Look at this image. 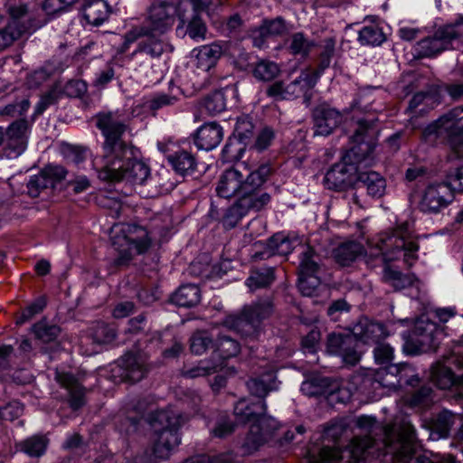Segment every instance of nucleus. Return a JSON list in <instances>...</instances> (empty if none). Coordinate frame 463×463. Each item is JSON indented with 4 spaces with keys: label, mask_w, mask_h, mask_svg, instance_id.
<instances>
[{
    "label": "nucleus",
    "mask_w": 463,
    "mask_h": 463,
    "mask_svg": "<svg viewBox=\"0 0 463 463\" xmlns=\"http://www.w3.org/2000/svg\"><path fill=\"white\" fill-rule=\"evenodd\" d=\"M222 367V361L203 360L194 367L182 370V374L188 378L203 377L217 373Z\"/></svg>",
    "instance_id": "obj_42"
},
{
    "label": "nucleus",
    "mask_w": 463,
    "mask_h": 463,
    "mask_svg": "<svg viewBox=\"0 0 463 463\" xmlns=\"http://www.w3.org/2000/svg\"><path fill=\"white\" fill-rule=\"evenodd\" d=\"M192 54L194 57L196 68L203 71H208L216 65L218 60L221 58L222 48L219 43H213L194 48Z\"/></svg>",
    "instance_id": "obj_28"
},
{
    "label": "nucleus",
    "mask_w": 463,
    "mask_h": 463,
    "mask_svg": "<svg viewBox=\"0 0 463 463\" xmlns=\"http://www.w3.org/2000/svg\"><path fill=\"white\" fill-rule=\"evenodd\" d=\"M266 409L264 401L250 403L240 401L234 407V414L239 420L250 424V430L243 443L247 452L256 450L279 428V422L266 415Z\"/></svg>",
    "instance_id": "obj_5"
},
{
    "label": "nucleus",
    "mask_w": 463,
    "mask_h": 463,
    "mask_svg": "<svg viewBox=\"0 0 463 463\" xmlns=\"http://www.w3.org/2000/svg\"><path fill=\"white\" fill-rule=\"evenodd\" d=\"M376 363L380 364H386L392 359L393 349L390 345L379 344L373 351Z\"/></svg>",
    "instance_id": "obj_63"
},
{
    "label": "nucleus",
    "mask_w": 463,
    "mask_h": 463,
    "mask_svg": "<svg viewBox=\"0 0 463 463\" xmlns=\"http://www.w3.org/2000/svg\"><path fill=\"white\" fill-rule=\"evenodd\" d=\"M279 73L277 63L269 61H261L254 68L253 74L260 80L269 81Z\"/></svg>",
    "instance_id": "obj_50"
},
{
    "label": "nucleus",
    "mask_w": 463,
    "mask_h": 463,
    "mask_svg": "<svg viewBox=\"0 0 463 463\" xmlns=\"http://www.w3.org/2000/svg\"><path fill=\"white\" fill-rule=\"evenodd\" d=\"M365 252L364 245L356 241H346L333 250L335 260L341 266H349Z\"/></svg>",
    "instance_id": "obj_30"
},
{
    "label": "nucleus",
    "mask_w": 463,
    "mask_h": 463,
    "mask_svg": "<svg viewBox=\"0 0 463 463\" xmlns=\"http://www.w3.org/2000/svg\"><path fill=\"white\" fill-rule=\"evenodd\" d=\"M356 426L368 431L374 432L379 429L373 417L362 415L356 419ZM383 455L390 457L393 463H456L451 455L432 456L419 455L412 458L415 449V430L407 417L396 418L392 425L380 428Z\"/></svg>",
    "instance_id": "obj_2"
},
{
    "label": "nucleus",
    "mask_w": 463,
    "mask_h": 463,
    "mask_svg": "<svg viewBox=\"0 0 463 463\" xmlns=\"http://www.w3.org/2000/svg\"><path fill=\"white\" fill-rule=\"evenodd\" d=\"M33 330L35 336L44 343H50L55 340L61 333L60 326L49 324L46 320H41L34 324Z\"/></svg>",
    "instance_id": "obj_47"
},
{
    "label": "nucleus",
    "mask_w": 463,
    "mask_h": 463,
    "mask_svg": "<svg viewBox=\"0 0 463 463\" xmlns=\"http://www.w3.org/2000/svg\"><path fill=\"white\" fill-rule=\"evenodd\" d=\"M337 386V381L314 376L303 382L300 390L307 396L332 395Z\"/></svg>",
    "instance_id": "obj_31"
},
{
    "label": "nucleus",
    "mask_w": 463,
    "mask_h": 463,
    "mask_svg": "<svg viewBox=\"0 0 463 463\" xmlns=\"http://www.w3.org/2000/svg\"><path fill=\"white\" fill-rule=\"evenodd\" d=\"M109 9L104 0H89L83 7V16L92 25L101 24L109 16Z\"/></svg>",
    "instance_id": "obj_34"
},
{
    "label": "nucleus",
    "mask_w": 463,
    "mask_h": 463,
    "mask_svg": "<svg viewBox=\"0 0 463 463\" xmlns=\"http://www.w3.org/2000/svg\"><path fill=\"white\" fill-rule=\"evenodd\" d=\"M298 245H300L298 238L277 233L270 238L265 250L256 252L255 256L260 259H266L272 255L287 256Z\"/></svg>",
    "instance_id": "obj_24"
},
{
    "label": "nucleus",
    "mask_w": 463,
    "mask_h": 463,
    "mask_svg": "<svg viewBox=\"0 0 463 463\" xmlns=\"http://www.w3.org/2000/svg\"><path fill=\"white\" fill-rule=\"evenodd\" d=\"M223 138L222 128L216 123H207L198 128L194 143L199 149L212 150L219 146Z\"/></svg>",
    "instance_id": "obj_27"
},
{
    "label": "nucleus",
    "mask_w": 463,
    "mask_h": 463,
    "mask_svg": "<svg viewBox=\"0 0 463 463\" xmlns=\"http://www.w3.org/2000/svg\"><path fill=\"white\" fill-rule=\"evenodd\" d=\"M275 134L269 128H264L257 136L253 148L257 151L267 149L274 139Z\"/></svg>",
    "instance_id": "obj_62"
},
{
    "label": "nucleus",
    "mask_w": 463,
    "mask_h": 463,
    "mask_svg": "<svg viewBox=\"0 0 463 463\" xmlns=\"http://www.w3.org/2000/svg\"><path fill=\"white\" fill-rule=\"evenodd\" d=\"M375 441L371 436L364 438L356 437L344 449L337 448L324 447L321 449L317 458H311L309 463H338L346 460L347 463H359L365 460L371 454V449Z\"/></svg>",
    "instance_id": "obj_13"
},
{
    "label": "nucleus",
    "mask_w": 463,
    "mask_h": 463,
    "mask_svg": "<svg viewBox=\"0 0 463 463\" xmlns=\"http://www.w3.org/2000/svg\"><path fill=\"white\" fill-rule=\"evenodd\" d=\"M452 423V415L447 411L442 412L435 419L432 429L439 438H445L449 435Z\"/></svg>",
    "instance_id": "obj_55"
},
{
    "label": "nucleus",
    "mask_w": 463,
    "mask_h": 463,
    "mask_svg": "<svg viewBox=\"0 0 463 463\" xmlns=\"http://www.w3.org/2000/svg\"><path fill=\"white\" fill-rule=\"evenodd\" d=\"M90 335L94 343L107 345L115 340L117 328L113 324L97 322L91 328Z\"/></svg>",
    "instance_id": "obj_43"
},
{
    "label": "nucleus",
    "mask_w": 463,
    "mask_h": 463,
    "mask_svg": "<svg viewBox=\"0 0 463 463\" xmlns=\"http://www.w3.org/2000/svg\"><path fill=\"white\" fill-rule=\"evenodd\" d=\"M431 381L440 389H449L457 383L451 369L442 363H437L431 368Z\"/></svg>",
    "instance_id": "obj_38"
},
{
    "label": "nucleus",
    "mask_w": 463,
    "mask_h": 463,
    "mask_svg": "<svg viewBox=\"0 0 463 463\" xmlns=\"http://www.w3.org/2000/svg\"><path fill=\"white\" fill-rule=\"evenodd\" d=\"M269 164H262L252 170L242 162L225 170L216 184V194L225 199L238 197L231 209L239 217L244 216L249 211H260L270 201L267 193H259L260 188L271 174Z\"/></svg>",
    "instance_id": "obj_1"
},
{
    "label": "nucleus",
    "mask_w": 463,
    "mask_h": 463,
    "mask_svg": "<svg viewBox=\"0 0 463 463\" xmlns=\"http://www.w3.org/2000/svg\"><path fill=\"white\" fill-rule=\"evenodd\" d=\"M353 336L366 345L378 344L384 339L388 333L383 324L368 319L361 318L352 329Z\"/></svg>",
    "instance_id": "obj_23"
},
{
    "label": "nucleus",
    "mask_w": 463,
    "mask_h": 463,
    "mask_svg": "<svg viewBox=\"0 0 463 463\" xmlns=\"http://www.w3.org/2000/svg\"><path fill=\"white\" fill-rule=\"evenodd\" d=\"M320 340V332L319 330L314 328L311 329L308 334L304 336L302 339V347L305 351L309 353H315L317 350V346Z\"/></svg>",
    "instance_id": "obj_64"
},
{
    "label": "nucleus",
    "mask_w": 463,
    "mask_h": 463,
    "mask_svg": "<svg viewBox=\"0 0 463 463\" xmlns=\"http://www.w3.org/2000/svg\"><path fill=\"white\" fill-rule=\"evenodd\" d=\"M226 108L225 97L222 91L217 90L207 97L203 100L201 105V109L205 110V112L213 116L221 113Z\"/></svg>",
    "instance_id": "obj_46"
},
{
    "label": "nucleus",
    "mask_w": 463,
    "mask_h": 463,
    "mask_svg": "<svg viewBox=\"0 0 463 463\" xmlns=\"http://www.w3.org/2000/svg\"><path fill=\"white\" fill-rule=\"evenodd\" d=\"M383 279L395 289H402L413 285L416 279L413 275H404L386 266L383 269Z\"/></svg>",
    "instance_id": "obj_45"
},
{
    "label": "nucleus",
    "mask_w": 463,
    "mask_h": 463,
    "mask_svg": "<svg viewBox=\"0 0 463 463\" xmlns=\"http://www.w3.org/2000/svg\"><path fill=\"white\" fill-rule=\"evenodd\" d=\"M318 268L314 250L307 248L302 252L299 264L298 288L302 295L311 296L320 285V279L317 275Z\"/></svg>",
    "instance_id": "obj_18"
},
{
    "label": "nucleus",
    "mask_w": 463,
    "mask_h": 463,
    "mask_svg": "<svg viewBox=\"0 0 463 463\" xmlns=\"http://www.w3.org/2000/svg\"><path fill=\"white\" fill-rule=\"evenodd\" d=\"M200 289L194 284L181 286L175 292V305L189 307L200 301Z\"/></svg>",
    "instance_id": "obj_41"
},
{
    "label": "nucleus",
    "mask_w": 463,
    "mask_h": 463,
    "mask_svg": "<svg viewBox=\"0 0 463 463\" xmlns=\"http://www.w3.org/2000/svg\"><path fill=\"white\" fill-rule=\"evenodd\" d=\"M315 135L328 136L343 121V115L326 104L317 106L313 112Z\"/></svg>",
    "instance_id": "obj_22"
},
{
    "label": "nucleus",
    "mask_w": 463,
    "mask_h": 463,
    "mask_svg": "<svg viewBox=\"0 0 463 463\" xmlns=\"http://www.w3.org/2000/svg\"><path fill=\"white\" fill-rule=\"evenodd\" d=\"M272 312L271 301L265 299L245 307L239 316H230L226 324L241 333L245 337V344L248 345L259 337L260 321L269 317Z\"/></svg>",
    "instance_id": "obj_11"
},
{
    "label": "nucleus",
    "mask_w": 463,
    "mask_h": 463,
    "mask_svg": "<svg viewBox=\"0 0 463 463\" xmlns=\"http://www.w3.org/2000/svg\"><path fill=\"white\" fill-rule=\"evenodd\" d=\"M57 382L69 392V404L74 411L85 404V388L78 382L73 374L57 373Z\"/></svg>",
    "instance_id": "obj_26"
},
{
    "label": "nucleus",
    "mask_w": 463,
    "mask_h": 463,
    "mask_svg": "<svg viewBox=\"0 0 463 463\" xmlns=\"http://www.w3.org/2000/svg\"><path fill=\"white\" fill-rule=\"evenodd\" d=\"M129 152L118 155L115 159L103 157L102 165L98 169V176L108 183H118L128 181L134 184H142L150 175L149 167L135 157L134 146L129 147Z\"/></svg>",
    "instance_id": "obj_7"
},
{
    "label": "nucleus",
    "mask_w": 463,
    "mask_h": 463,
    "mask_svg": "<svg viewBox=\"0 0 463 463\" xmlns=\"http://www.w3.org/2000/svg\"><path fill=\"white\" fill-rule=\"evenodd\" d=\"M24 412V406L17 401H13L0 409V419L13 421L18 419Z\"/></svg>",
    "instance_id": "obj_58"
},
{
    "label": "nucleus",
    "mask_w": 463,
    "mask_h": 463,
    "mask_svg": "<svg viewBox=\"0 0 463 463\" xmlns=\"http://www.w3.org/2000/svg\"><path fill=\"white\" fill-rule=\"evenodd\" d=\"M387 372L392 375L397 376L399 378V383L404 382L408 384L413 383L412 376L414 370L409 364L400 363L391 364L390 366L387 367Z\"/></svg>",
    "instance_id": "obj_52"
},
{
    "label": "nucleus",
    "mask_w": 463,
    "mask_h": 463,
    "mask_svg": "<svg viewBox=\"0 0 463 463\" xmlns=\"http://www.w3.org/2000/svg\"><path fill=\"white\" fill-rule=\"evenodd\" d=\"M235 430V424L227 415H222L212 430V434L216 438H225L231 435Z\"/></svg>",
    "instance_id": "obj_53"
},
{
    "label": "nucleus",
    "mask_w": 463,
    "mask_h": 463,
    "mask_svg": "<svg viewBox=\"0 0 463 463\" xmlns=\"http://www.w3.org/2000/svg\"><path fill=\"white\" fill-rule=\"evenodd\" d=\"M30 102L27 99H23L21 100L14 101L6 105L0 111L2 115L10 116L13 118L23 116L29 109Z\"/></svg>",
    "instance_id": "obj_59"
},
{
    "label": "nucleus",
    "mask_w": 463,
    "mask_h": 463,
    "mask_svg": "<svg viewBox=\"0 0 463 463\" xmlns=\"http://www.w3.org/2000/svg\"><path fill=\"white\" fill-rule=\"evenodd\" d=\"M321 71L312 68L302 70L299 75L286 84L278 80L267 88L266 93L275 100H291L303 97L304 103L308 106L311 103L314 88L320 77Z\"/></svg>",
    "instance_id": "obj_9"
},
{
    "label": "nucleus",
    "mask_w": 463,
    "mask_h": 463,
    "mask_svg": "<svg viewBox=\"0 0 463 463\" xmlns=\"http://www.w3.org/2000/svg\"><path fill=\"white\" fill-rule=\"evenodd\" d=\"M67 171L61 165H50L44 167L39 175L31 177L27 184L28 194L38 197L42 191L53 188L55 184L63 180Z\"/></svg>",
    "instance_id": "obj_21"
},
{
    "label": "nucleus",
    "mask_w": 463,
    "mask_h": 463,
    "mask_svg": "<svg viewBox=\"0 0 463 463\" xmlns=\"http://www.w3.org/2000/svg\"><path fill=\"white\" fill-rule=\"evenodd\" d=\"M207 28L205 24L198 16H194L188 24L186 33L194 41L205 39Z\"/></svg>",
    "instance_id": "obj_57"
},
{
    "label": "nucleus",
    "mask_w": 463,
    "mask_h": 463,
    "mask_svg": "<svg viewBox=\"0 0 463 463\" xmlns=\"http://www.w3.org/2000/svg\"><path fill=\"white\" fill-rule=\"evenodd\" d=\"M215 335L213 332L199 330L194 332L190 338V349L193 354L201 355L215 346Z\"/></svg>",
    "instance_id": "obj_36"
},
{
    "label": "nucleus",
    "mask_w": 463,
    "mask_h": 463,
    "mask_svg": "<svg viewBox=\"0 0 463 463\" xmlns=\"http://www.w3.org/2000/svg\"><path fill=\"white\" fill-rule=\"evenodd\" d=\"M357 182L361 183L373 197H381L384 194L386 182L376 172L359 173Z\"/></svg>",
    "instance_id": "obj_35"
},
{
    "label": "nucleus",
    "mask_w": 463,
    "mask_h": 463,
    "mask_svg": "<svg viewBox=\"0 0 463 463\" xmlns=\"http://www.w3.org/2000/svg\"><path fill=\"white\" fill-rule=\"evenodd\" d=\"M196 168V160L190 152H175V184L194 179Z\"/></svg>",
    "instance_id": "obj_32"
},
{
    "label": "nucleus",
    "mask_w": 463,
    "mask_h": 463,
    "mask_svg": "<svg viewBox=\"0 0 463 463\" xmlns=\"http://www.w3.org/2000/svg\"><path fill=\"white\" fill-rule=\"evenodd\" d=\"M122 238H118L114 244H118V255L114 259L112 264L115 268L127 267L133 258V251L141 254L149 247V240L146 230L138 226H128Z\"/></svg>",
    "instance_id": "obj_14"
},
{
    "label": "nucleus",
    "mask_w": 463,
    "mask_h": 463,
    "mask_svg": "<svg viewBox=\"0 0 463 463\" xmlns=\"http://www.w3.org/2000/svg\"><path fill=\"white\" fill-rule=\"evenodd\" d=\"M377 128L373 122L358 120L351 142L354 144L343 156V161L335 164L326 174L325 183L329 189L342 190L357 182L355 164L365 160L373 148Z\"/></svg>",
    "instance_id": "obj_3"
},
{
    "label": "nucleus",
    "mask_w": 463,
    "mask_h": 463,
    "mask_svg": "<svg viewBox=\"0 0 463 463\" xmlns=\"http://www.w3.org/2000/svg\"><path fill=\"white\" fill-rule=\"evenodd\" d=\"M240 344L230 336L221 335L215 341L213 356L228 359L240 352Z\"/></svg>",
    "instance_id": "obj_44"
},
{
    "label": "nucleus",
    "mask_w": 463,
    "mask_h": 463,
    "mask_svg": "<svg viewBox=\"0 0 463 463\" xmlns=\"http://www.w3.org/2000/svg\"><path fill=\"white\" fill-rule=\"evenodd\" d=\"M26 31V26L18 20H11L0 29V50H5L18 40Z\"/></svg>",
    "instance_id": "obj_37"
},
{
    "label": "nucleus",
    "mask_w": 463,
    "mask_h": 463,
    "mask_svg": "<svg viewBox=\"0 0 463 463\" xmlns=\"http://www.w3.org/2000/svg\"><path fill=\"white\" fill-rule=\"evenodd\" d=\"M95 125L104 137L103 157L117 158L118 155H126L132 146L131 142L123 139V135L128 129V125L119 118L117 112L103 111L95 117Z\"/></svg>",
    "instance_id": "obj_8"
},
{
    "label": "nucleus",
    "mask_w": 463,
    "mask_h": 463,
    "mask_svg": "<svg viewBox=\"0 0 463 463\" xmlns=\"http://www.w3.org/2000/svg\"><path fill=\"white\" fill-rule=\"evenodd\" d=\"M274 280V272L272 268H261L252 270L246 279V286L250 291L269 286Z\"/></svg>",
    "instance_id": "obj_40"
},
{
    "label": "nucleus",
    "mask_w": 463,
    "mask_h": 463,
    "mask_svg": "<svg viewBox=\"0 0 463 463\" xmlns=\"http://www.w3.org/2000/svg\"><path fill=\"white\" fill-rule=\"evenodd\" d=\"M432 402L431 390L429 387H421L416 391L409 401L411 408L425 409Z\"/></svg>",
    "instance_id": "obj_54"
},
{
    "label": "nucleus",
    "mask_w": 463,
    "mask_h": 463,
    "mask_svg": "<svg viewBox=\"0 0 463 463\" xmlns=\"http://www.w3.org/2000/svg\"><path fill=\"white\" fill-rule=\"evenodd\" d=\"M253 125L248 118H240L235 125V133L239 140L245 144L246 140L251 137Z\"/></svg>",
    "instance_id": "obj_61"
},
{
    "label": "nucleus",
    "mask_w": 463,
    "mask_h": 463,
    "mask_svg": "<svg viewBox=\"0 0 463 463\" xmlns=\"http://www.w3.org/2000/svg\"><path fill=\"white\" fill-rule=\"evenodd\" d=\"M147 359L148 356L144 352H128L112 368L113 376L119 377L123 382H139L147 373Z\"/></svg>",
    "instance_id": "obj_15"
},
{
    "label": "nucleus",
    "mask_w": 463,
    "mask_h": 463,
    "mask_svg": "<svg viewBox=\"0 0 463 463\" xmlns=\"http://www.w3.org/2000/svg\"><path fill=\"white\" fill-rule=\"evenodd\" d=\"M48 439L43 435L32 436L16 444V449L30 457H41L48 445Z\"/></svg>",
    "instance_id": "obj_39"
},
{
    "label": "nucleus",
    "mask_w": 463,
    "mask_h": 463,
    "mask_svg": "<svg viewBox=\"0 0 463 463\" xmlns=\"http://www.w3.org/2000/svg\"><path fill=\"white\" fill-rule=\"evenodd\" d=\"M46 306L44 298H37L33 303L26 307L21 314V317L17 319V324H23L32 319L36 314L43 311Z\"/></svg>",
    "instance_id": "obj_60"
},
{
    "label": "nucleus",
    "mask_w": 463,
    "mask_h": 463,
    "mask_svg": "<svg viewBox=\"0 0 463 463\" xmlns=\"http://www.w3.org/2000/svg\"><path fill=\"white\" fill-rule=\"evenodd\" d=\"M174 411L170 406L147 412L146 421L156 434L154 454L161 459L169 458L173 445Z\"/></svg>",
    "instance_id": "obj_12"
},
{
    "label": "nucleus",
    "mask_w": 463,
    "mask_h": 463,
    "mask_svg": "<svg viewBox=\"0 0 463 463\" xmlns=\"http://www.w3.org/2000/svg\"><path fill=\"white\" fill-rule=\"evenodd\" d=\"M286 31L285 22L281 18L266 21L261 26L252 31L251 38L253 44L258 48H261L269 37L281 35Z\"/></svg>",
    "instance_id": "obj_33"
},
{
    "label": "nucleus",
    "mask_w": 463,
    "mask_h": 463,
    "mask_svg": "<svg viewBox=\"0 0 463 463\" xmlns=\"http://www.w3.org/2000/svg\"><path fill=\"white\" fill-rule=\"evenodd\" d=\"M61 90L59 86L55 85L52 87L47 92H45L35 108V115H41L43 111L57 103L59 99L61 97Z\"/></svg>",
    "instance_id": "obj_51"
},
{
    "label": "nucleus",
    "mask_w": 463,
    "mask_h": 463,
    "mask_svg": "<svg viewBox=\"0 0 463 463\" xmlns=\"http://www.w3.org/2000/svg\"><path fill=\"white\" fill-rule=\"evenodd\" d=\"M313 47L314 43L306 38L301 33H294L288 45L292 54L301 56H307Z\"/></svg>",
    "instance_id": "obj_49"
},
{
    "label": "nucleus",
    "mask_w": 463,
    "mask_h": 463,
    "mask_svg": "<svg viewBox=\"0 0 463 463\" xmlns=\"http://www.w3.org/2000/svg\"><path fill=\"white\" fill-rule=\"evenodd\" d=\"M462 113L463 108L458 107L441 116L435 122L425 128L423 131L424 138L430 140L432 137L437 138L449 134L454 128L457 120L460 118Z\"/></svg>",
    "instance_id": "obj_25"
},
{
    "label": "nucleus",
    "mask_w": 463,
    "mask_h": 463,
    "mask_svg": "<svg viewBox=\"0 0 463 463\" xmlns=\"http://www.w3.org/2000/svg\"><path fill=\"white\" fill-rule=\"evenodd\" d=\"M418 244L411 240L408 222H403L391 232H382L369 242V259L381 258L384 263L397 260L403 252L404 261L410 263L416 258Z\"/></svg>",
    "instance_id": "obj_6"
},
{
    "label": "nucleus",
    "mask_w": 463,
    "mask_h": 463,
    "mask_svg": "<svg viewBox=\"0 0 463 463\" xmlns=\"http://www.w3.org/2000/svg\"><path fill=\"white\" fill-rule=\"evenodd\" d=\"M358 41L362 45L377 46L385 41V36L377 26H364L359 31Z\"/></svg>",
    "instance_id": "obj_48"
},
{
    "label": "nucleus",
    "mask_w": 463,
    "mask_h": 463,
    "mask_svg": "<svg viewBox=\"0 0 463 463\" xmlns=\"http://www.w3.org/2000/svg\"><path fill=\"white\" fill-rule=\"evenodd\" d=\"M243 151V143L238 140L229 139L222 148V157L224 160L229 162L239 160L241 157Z\"/></svg>",
    "instance_id": "obj_56"
},
{
    "label": "nucleus",
    "mask_w": 463,
    "mask_h": 463,
    "mask_svg": "<svg viewBox=\"0 0 463 463\" xmlns=\"http://www.w3.org/2000/svg\"><path fill=\"white\" fill-rule=\"evenodd\" d=\"M463 44V19L439 26L432 36L416 43L414 51L419 57H431L448 49Z\"/></svg>",
    "instance_id": "obj_10"
},
{
    "label": "nucleus",
    "mask_w": 463,
    "mask_h": 463,
    "mask_svg": "<svg viewBox=\"0 0 463 463\" xmlns=\"http://www.w3.org/2000/svg\"><path fill=\"white\" fill-rule=\"evenodd\" d=\"M453 199L451 187L445 183L430 184L423 192L420 208L425 213H438Z\"/></svg>",
    "instance_id": "obj_19"
},
{
    "label": "nucleus",
    "mask_w": 463,
    "mask_h": 463,
    "mask_svg": "<svg viewBox=\"0 0 463 463\" xmlns=\"http://www.w3.org/2000/svg\"><path fill=\"white\" fill-rule=\"evenodd\" d=\"M174 5L170 2L160 1L155 3L149 9L148 19L141 27L134 28L125 36L124 47L137 41L139 37H146L138 43L140 52L159 56L164 52L163 43L156 39L169 30L174 22Z\"/></svg>",
    "instance_id": "obj_4"
},
{
    "label": "nucleus",
    "mask_w": 463,
    "mask_h": 463,
    "mask_svg": "<svg viewBox=\"0 0 463 463\" xmlns=\"http://www.w3.org/2000/svg\"><path fill=\"white\" fill-rule=\"evenodd\" d=\"M247 387L250 392L259 398H265L269 392L276 391L279 388L276 373L273 369L252 378L247 382Z\"/></svg>",
    "instance_id": "obj_29"
},
{
    "label": "nucleus",
    "mask_w": 463,
    "mask_h": 463,
    "mask_svg": "<svg viewBox=\"0 0 463 463\" xmlns=\"http://www.w3.org/2000/svg\"><path fill=\"white\" fill-rule=\"evenodd\" d=\"M326 353L340 356L342 362L350 366L355 365L361 359V354L356 350V343L353 334H330L326 341Z\"/></svg>",
    "instance_id": "obj_17"
},
{
    "label": "nucleus",
    "mask_w": 463,
    "mask_h": 463,
    "mask_svg": "<svg viewBox=\"0 0 463 463\" xmlns=\"http://www.w3.org/2000/svg\"><path fill=\"white\" fill-rule=\"evenodd\" d=\"M441 334L437 324L427 318H419L407 340V346L411 353H425L435 349L438 345V335Z\"/></svg>",
    "instance_id": "obj_16"
},
{
    "label": "nucleus",
    "mask_w": 463,
    "mask_h": 463,
    "mask_svg": "<svg viewBox=\"0 0 463 463\" xmlns=\"http://www.w3.org/2000/svg\"><path fill=\"white\" fill-rule=\"evenodd\" d=\"M28 128L29 124L25 118L15 120L5 128L4 154L6 157L16 158L24 151Z\"/></svg>",
    "instance_id": "obj_20"
}]
</instances>
